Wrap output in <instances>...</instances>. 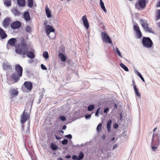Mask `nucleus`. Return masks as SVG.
Listing matches in <instances>:
<instances>
[{
  "instance_id": "nucleus-1",
  "label": "nucleus",
  "mask_w": 160,
  "mask_h": 160,
  "mask_svg": "<svg viewBox=\"0 0 160 160\" xmlns=\"http://www.w3.org/2000/svg\"><path fill=\"white\" fill-rule=\"evenodd\" d=\"M160 144V131L153 133L151 142V149L152 151H157L158 147Z\"/></svg>"
},
{
  "instance_id": "nucleus-2",
  "label": "nucleus",
  "mask_w": 160,
  "mask_h": 160,
  "mask_svg": "<svg viewBox=\"0 0 160 160\" xmlns=\"http://www.w3.org/2000/svg\"><path fill=\"white\" fill-rule=\"evenodd\" d=\"M28 50V46L25 40H22L21 43L16 48L15 52L17 54L22 55L25 58L27 52Z\"/></svg>"
},
{
  "instance_id": "nucleus-3",
  "label": "nucleus",
  "mask_w": 160,
  "mask_h": 160,
  "mask_svg": "<svg viewBox=\"0 0 160 160\" xmlns=\"http://www.w3.org/2000/svg\"><path fill=\"white\" fill-rule=\"evenodd\" d=\"M142 42L143 45L147 48H150L153 45V42L149 37H144L142 39Z\"/></svg>"
},
{
  "instance_id": "nucleus-4",
  "label": "nucleus",
  "mask_w": 160,
  "mask_h": 160,
  "mask_svg": "<svg viewBox=\"0 0 160 160\" xmlns=\"http://www.w3.org/2000/svg\"><path fill=\"white\" fill-rule=\"evenodd\" d=\"M27 108H25L22 115H21V122L22 124L24 123L30 117V113L27 111Z\"/></svg>"
},
{
  "instance_id": "nucleus-5",
  "label": "nucleus",
  "mask_w": 160,
  "mask_h": 160,
  "mask_svg": "<svg viewBox=\"0 0 160 160\" xmlns=\"http://www.w3.org/2000/svg\"><path fill=\"white\" fill-rule=\"evenodd\" d=\"M101 36L103 42L109 44L112 43V40L109 36L107 33L103 32H101Z\"/></svg>"
},
{
  "instance_id": "nucleus-6",
  "label": "nucleus",
  "mask_w": 160,
  "mask_h": 160,
  "mask_svg": "<svg viewBox=\"0 0 160 160\" xmlns=\"http://www.w3.org/2000/svg\"><path fill=\"white\" fill-rule=\"evenodd\" d=\"M26 88L28 90H31L32 88V84L31 81H25L22 87V90L24 92H26Z\"/></svg>"
},
{
  "instance_id": "nucleus-7",
  "label": "nucleus",
  "mask_w": 160,
  "mask_h": 160,
  "mask_svg": "<svg viewBox=\"0 0 160 160\" xmlns=\"http://www.w3.org/2000/svg\"><path fill=\"white\" fill-rule=\"evenodd\" d=\"M9 93L10 94V98H12L18 95V92L17 90V88H11L9 91Z\"/></svg>"
},
{
  "instance_id": "nucleus-8",
  "label": "nucleus",
  "mask_w": 160,
  "mask_h": 160,
  "mask_svg": "<svg viewBox=\"0 0 160 160\" xmlns=\"http://www.w3.org/2000/svg\"><path fill=\"white\" fill-rule=\"evenodd\" d=\"M12 22L11 19L9 17H6L5 18L2 22V25L4 28H7L10 25Z\"/></svg>"
},
{
  "instance_id": "nucleus-9",
  "label": "nucleus",
  "mask_w": 160,
  "mask_h": 160,
  "mask_svg": "<svg viewBox=\"0 0 160 160\" xmlns=\"http://www.w3.org/2000/svg\"><path fill=\"white\" fill-rule=\"evenodd\" d=\"M17 42V40L16 38H12L9 39L7 43V49H9V48L8 45L12 46H15Z\"/></svg>"
},
{
  "instance_id": "nucleus-10",
  "label": "nucleus",
  "mask_w": 160,
  "mask_h": 160,
  "mask_svg": "<svg viewBox=\"0 0 160 160\" xmlns=\"http://www.w3.org/2000/svg\"><path fill=\"white\" fill-rule=\"evenodd\" d=\"M16 72L19 77H21L22 75L23 69L22 67L19 64H16L15 67Z\"/></svg>"
},
{
  "instance_id": "nucleus-11",
  "label": "nucleus",
  "mask_w": 160,
  "mask_h": 160,
  "mask_svg": "<svg viewBox=\"0 0 160 160\" xmlns=\"http://www.w3.org/2000/svg\"><path fill=\"white\" fill-rule=\"evenodd\" d=\"M133 29L134 31L136 32L138 38H141L142 36V35L140 30L137 24L133 26Z\"/></svg>"
},
{
  "instance_id": "nucleus-12",
  "label": "nucleus",
  "mask_w": 160,
  "mask_h": 160,
  "mask_svg": "<svg viewBox=\"0 0 160 160\" xmlns=\"http://www.w3.org/2000/svg\"><path fill=\"white\" fill-rule=\"evenodd\" d=\"M138 5H139L140 7L142 9H144L146 5V0H139L138 1V4L137 3H136L135 4V6L136 8H137V7H138Z\"/></svg>"
},
{
  "instance_id": "nucleus-13",
  "label": "nucleus",
  "mask_w": 160,
  "mask_h": 160,
  "mask_svg": "<svg viewBox=\"0 0 160 160\" xmlns=\"http://www.w3.org/2000/svg\"><path fill=\"white\" fill-rule=\"evenodd\" d=\"M21 26V22L18 21H16L11 23V27L13 29H18Z\"/></svg>"
},
{
  "instance_id": "nucleus-14",
  "label": "nucleus",
  "mask_w": 160,
  "mask_h": 160,
  "mask_svg": "<svg viewBox=\"0 0 160 160\" xmlns=\"http://www.w3.org/2000/svg\"><path fill=\"white\" fill-rule=\"evenodd\" d=\"M82 19L84 26L87 29H88L89 28V25L86 15H85L83 16L82 18Z\"/></svg>"
},
{
  "instance_id": "nucleus-15",
  "label": "nucleus",
  "mask_w": 160,
  "mask_h": 160,
  "mask_svg": "<svg viewBox=\"0 0 160 160\" xmlns=\"http://www.w3.org/2000/svg\"><path fill=\"white\" fill-rule=\"evenodd\" d=\"M140 21L141 26L145 30L148 27V25L147 21H145V19H140Z\"/></svg>"
},
{
  "instance_id": "nucleus-16",
  "label": "nucleus",
  "mask_w": 160,
  "mask_h": 160,
  "mask_svg": "<svg viewBox=\"0 0 160 160\" xmlns=\"http://www.w3.org/2000/svg\"><path fill=\"white\" fill-rule=\"evenodd\" d=\"M55 31L54 29L49 25H47L46 27V31L48 35H49L51 32H53Z\"/></svg>"
},
{
  "instance_id": "nucleus-17",
  "label": "nucleus",
  "mask_w": 160,
  "mask_h": 160,
  "mask_svg": "<svg viewBox=\"0 0 160 160\" xmlns=\"http://www.w3.org/2000/svg\"><path fill=\"white\" fill-rule=\"evenodd\" d=\"M3 68L4 70L11 69L12 66L8 62H6L3 64Z\"/></svg>"
},
{
  "instance_id": "nucleus-18",
  "label": "nucleus",
  "mask_w": 160,
  "mask_h": 160,
  "mask_svg": "<svg viewBox=\"0 0 160 160\" xmlns=\"http://www.w3.org/2000/svg\"><path fill=\"white\" fill-rule=\"evenodd\" d=\"M0 36L2 39H5L7 37V34L1 28H0Z\"/></svg>"
},
{
  "instance_id": "nucleus-19",
  "label": "nucleus",
  "mask_w": 160,
  "mask_h": 160,
  "mask_svg": "<svg viewBox=\"0 0 160 160\" xmlns=\"http://www.w3.org/2000/svg\"><path fill=\"white\" fill-rule=\"evenodd\" d=\"M34 52L33 50H32V51H29L28 50L26 54L27 56L30 58H34L35 57L34 54Z\"/></svg>"
},
{
  "instance_id": "nucleus-20",
  "label": "nucleus",
  "mask_w": 160,
  "mask_h": 160,
  "mask_svg": "<svg viewBox=\"0 0 160 160\" xmlns=\"http://www.w3.org/2000/svg\"><path fill=\"white\" fill-rule=\"evenodd\" d=\"M11 11L15 16H19L21 14V12L17 10V8L15 7L12 8L11 10Z\"/></svg>"
},
{
  "instance_id": "nucleus-21",
  "label": "nucleus",
  "mask_w": 160,
  "mask_h": 160,
  "mask_svg": "<svg viewBox=\"0 0 160 160\" xmlns=\"http://www.w3.org/2000/svg\"><path fill=\"white\" fill-rule=\"evenodd\" d=\"M23 17L26 21H29L30 20L31 18L28 11H27L24 13Z\"/></svg>"
},
{
  "instance_id": "nucleus-22",
  "label": "nucleus",
  "mask_w": 160,
  "mask_h": 160,
  "mask_svg": "<svg viewBox=\"0 0 160 160\" xmlns=\"http://www.w3.org/2000/svg\"><path fill=\"white\" fill-rule=\"evenodd\" d=\"M46 14L48 18H50L51 16V12L50 10L48 7L47 5L45 6V7Z\"/></svg>"
},
{
  "instance_id": "nucleus-23",
  "label": "nucleus",
  "mask_w": 160,
  "mask_h": 160,
  "mask_svg": "<svg viewBox=\"0 0 160 160\" xmlns=\"http://www.w3.org/2000/svg\"><path fill=\"white\" fill-rule=\"evenodd\" d=\"M20 77L17 73H13L12 76V78L15 81V82H16L19 79Z\"/></svg>"
},
{
  "instance_id": "nucleus-24",
  "label": "nucleus",
  "mask_w": 160,
  "mask_h": 160,
  "mask_svg": "<svg viewBox=\"0 0 160 160\" xmlns=\"http://www.w3.org/2000/svg\"><path fill=\"white\" fill-rule=\"evenodd\" d=\"M18 5L20 7H23L25 5V0H17Z\"/></svg>"
},
{
  "instance_id": "nucleus-25",
  "label": "nucleus",
  "mask_w": 160,
  "mask_h": 160,
  "mask_svg": "<svg viewBox=\"0 0 160 160\" xmlns=\"http://www.w3.org/2000/svg\"><path fill=\"white\" fill-rule=\"evenodd\" d=\"M59 57L61 58V59L62 62H64L66 60V57L62 53L60 52L59 53Z\"/></svg>"
},
{
  "instance_id": "nucleus-26",
  "label": "nucleus",
  "mask_w": 160,
  "mask_h": 160,
  "mask_svg": "<svg viewBox=\"0 0 160 160\" xmlns=\"http://www.w3.org/2000/svg\"><path fill=\"white\" fill-rule=\"evenodd\" d=\"M112 122V121L110 120H108L107 122V128L108 132H109L111 131V127Z\"/></svg>"
},
{
  "instance_id": "nucleus-27",
  "label": "nucleus",
  "mask_w": 160,
  "mask_h": 160,
  "mask_svg": "<svg viewBox=\"0 0 160 160\" xmlns=\"http://www.w3.org/2000/svg\"><path fill=\"white\" fill-rule=\"evenodd\" d=\"M3 2L5 5L8 7L11 6V0H3Z\"/></svg>"
},
{
  "instance_id": "nucleus-28",
  "label": "nucleus",
  "mask_w": 160,
  "mask_h": 160,
  "mask_svg": "<svg viewBox=\"0 0 160 160\" xmlns=\"http://www.w3.org/2000/svg\"><path fill=\"white\" fill-rule=\"evenodd\" d=\"M27 3L28 7L32 8L33 5V0H28Z\"/></svg>"
},
{
  "instance_id": "nucleus-29",
  "label": "nucleus",
  "mask_w": 160,
  "mask_h": 160,
  "mask_svg": "<svg viewBox=\"0 0 160 160\" xmlns=\"http://www.w3.org/2000/svg\"><path fill=\"white\" fill-rule=\"evenodd\" d=\"M102 109L100 108H98L95 114V115L96 117L98 116L99 113L102 114Z\"/></svg>"
},
{
  "instance_id": "nucleus-30",
  "label": "nucleus",
  "mask_w": 160,
  "mask_h": 160,
  "mask_svg": "<svg viewBox=\"0 0 160 160\" xmlns=\"http://www.w3.org/2000/svg\"><path fill=\"white\" fill-rule=\"evenodd\" d=\"M114 51L117 53V54L120 57L122 58V56L118 48L117 47L114 48Z\"/></svg>"
},
{
  "instance_id": "nucleus-31",
  "label": "nucleus",
  "mask_w": 160,
  "mask_h": 160,
  "mask_svg": "<svg viewBox=\"0 0 160 160\" xmlns=\"http://www.w3.org/2000/svg\"><path fill=\"white\" fill-rule=\"evenodd\" d=\"M95 108V106L93 104L89 105L87 108V110L88 111H92Z\"/></svg>"
},
{
  "instance_id": "nucleus-32",
  "label": "nucleus",
  "mask_w": 160,
  "mask_h": 160,
  "mask_svg": "<svg viewBox=\"0 0 160 160\" xmlns=\"http://www.w3.org/2000/svg\"><path fill=\"white\" fill-rule=\"evenodd\" d=\"M100 4L101 8L104 12H106V10L104 6V3L102 1V0H100Z\"/></svg>"
},
{
  "instance_id": "nucleus-33",
  "label": "nucleus",
  "mask_w": 160,
  "mask_h": 160,
  "mask_svg": "<svg viewBox=\"0 0 160 160\" xmlns=\"http://www.w3.org/2000/svg\"><path fill=\"white\" fill-rule=\"evenodd\" d=\"M120 66L125 71L128 72L129 71L128 68L124 65L123 63H121L120 64Z\"/></svg>"
},
{
  "instance_id": "nucleus-34",
  "label": "nucleus",
  "mask_w": 160,
  "mask_h": 160,
  "mask_svg": "<svg viewBox=\"0 0 160 160\" xmlns=\"http://www.w3.org/2000/svg\"><path fill=\"white\" fill-rule=\"evenodd\" d=\"M160 19V9H158L157 11V15L156 18V21Z\"/></svg>"
},
{
  "instance_id": "nucleus-35",
  "label": "nucleus",
  "mask_w": 160,
  "mask_h": 160,
  "mask_svg": "<svg viewBox=\"0 0 160 160\" xmlns=\"http://www.w3.org/2000/svg\"><path fill=\"white\" fill-rule=\"evenodd\" d=\"M51 148L53 150H56L58 148L57 145L53 143H52L51 144Z\"/></svg>"
},
{
  "instance_id": "nucleus-36",
  "label": "nucleus",
  "mask_w": 160,
  "mask_h": 160,
  "mask_svg": "<svg viewBox=\"0 0 160 160\" xmlns=\"http://www.w3.org/2000/svg\"><path fill=\"white\" fill-rule=\"evenodd\" d=\"M84 155L82 152H80L79 153V156L78 157V160H81L83 159Z\"/></svg>"
},
{
  "instance_id": "nucleus-37",
  "label": "nucleus",
  "mask_w": 160,
  "mask_h": 160,
  "mask_svg": "<svg viewBox=\"0 0 160 160\" xmlns=\"http://www.w3.org/2000/svg\"><path fill=\"white\" fill-rule=\"evenodd\" d=\"M26 32H31L32 31L31 27L29 25L27 26L25 29Z\"/></svg>"
},
{
  "instance_id": "nucleus-38",
  "label": "nucleus",
  "mask_w": 160,
  "mask_h": 160,
  "mask_svg": "<svg viewBox=\"0 0 160 160\" xmlns=\"http://www.w3.org/2000/svg\"><path fill=\"white\" fill-rule=\"evenodd\" d=\"M42 55L45 59L48 58H49L48 53V52L47 51L44 52L43 53Z\"/></svg>"
},
{
  "instance_id": "nucleus-39",
  "label": "nucleus",
  "mask_w": 160,
  "mask_h": 160,
  "mask_svg": "<svg viewBox=\"0 0 160 160\" xmlns=\"http://www.w3.org/2000/svg\"><path fill=\"white\" fill-rule=\"evenodd\" d=\"M145 31L146 32H148L152 33H154L152 28H148V27Z\"/></svg>"
},
{
  "instance_id": "nucleus-40",
  "label": "nucleus",
  "mask_w": 160,
  "mask_h": 160,
  "mask_svg": "<svg viewBox=\"0 0 160 160\" xmlns=\"http://www.w3.org/2000/svg\"><path fill=\"white\" fill-rule=\"evenodd\" d=\"M102 125V123H100L98 125L97 128V130L98 132H99L100 131L101 129Z\"/></svg>"
},
{
  "instance_id": "nucleus-41",
  "label": "nucleus",
  "mask_w": 160,
  "mask_h": 160,
  "mask_svg": "<svg viewBox=\"0 0 160 160\" xmlns=\"http://www.w3.org/2000/svg\"><path fill=\"white\" fill-rule=\"evenodd\" d=\"M68 141L67 139H64L62 142V144L63 145H66L68 143Z\"/></svg>"
},
{
  "instance_id": "nucleus-42",
  "label": "nucleus",
  "mask_w": 160,
  "mask_h": 160,
  "mask_svg": "<svg viewBox=\"0 0 160 160\" xmlns=\"http://www.w3.org/2000/svg\"><path fill=\"white\" fill-rule=\"evenodd\" d=\"M138 76L139 77V78L141 79L142 80V81H143V82H145V80L143 78L142 76V75H141L140 73H138Z\"/></svg>"
},
{
  "instance_id": "nucleus-43",
  "label": "nucleus",
  "mask_w": 160,
  "mask_h": 160,
  "mask_svg": "<svg viewBox=\"0 0 160 160\" xmlns=\"http://www.w3.org/2000/svg\"><path fill=\"white\" fill-rule=\"evenodd\" d=\"M59 119L62 121H65L66 119V118L65 116H61L59 117Z\"/></svg>"
},
{
  "instance_id": "nucleus-44",
  "label": "nucleus",
  "mask_w": 160,
  "mask_h": 160,
  "mask_svg": "<svg viewBox=\"0 0 160 160\" xmlns=\"http://www.w3.org/2000/svg\"><path fill=\"white\" fill-rule=\"evenodd\" d=\"M41 68L43 70H47V67L43 64H42L41 65Z\"/></svg>"
},
{
  "instance_id": "nucleus-45",
  "label": "nucleus",
  "mask_w": 160,
  "mask_h": 160,
  "mask_svg": "<svg viewBox=\"0 0 160 160\" xmlns=\"http://www.w3.org/2000/svg\"><path fill=\"white\" fill-rule=\"evenodd\" d=\"M40 96L39 98V100H40V101H41V100L42 99V98H43V92H40Z\"/></svg>"
},
{
  "instance_id": "nucleus-46",
  "label": "nucleus",
  "mask_w": 160,
  "mask_h": 160,
  "mask_svg": "<svg viewBox=\"0 0 160 160\" xmlns=\"http://www.w3.org/2000/svg\"><path fill=\"white\" fill-rule=\"evenodd\" d=\"M65 137H66V138L69 139H71L72 138V135L70 134H69L67 135H66L65 136Z\"/></svg>"
},
{
  "instance_id": "nucleus-47",
  "label": "nucleus",
  "mask_w": 160,
  "mask_h": 160,
  "mask_svg": "<svg viewBox=\"0 0 160 160\" xmlns=\"http://www.w3.org/2000/svg\"><path fill=\"white\" fill-rule=\"evenodd\" d=\"M91 114H87L85 116V118L86 119H88L91 117Z\"/></svg>"
},
{
  "instance_id": "nucleus-48",
  "label": "nucleus",
  "mask_w": 160,
  "mask_h": 160,
  "mask_svg": "<svg viewBox=\"0 0 160 160\" xmlns=\"http://www.w3.org/2000/svg\"><path fill=\"white\" fill-rule=\"evenodd\" d=\"M72 159H73V160H78V157L75 155H74L72 156Z\"/></svg>"
},
{
  "instance_id": "nucleus-49",
  "label": "nucleus",
  "mask_w": 160,
  "mask_h": 160,
  "mask_svg": "<svg viewBox=\"0 0 160 160\" xmlns=\"http://www.w3.org/2000/svg\"><path fill=\"white\" fill-rule=\"evenodd\" d=\"M135 94L139 98H140L141 95H140V93L138 92V91L135 92Z\"/></svg>"
},
{
  "instance_id": "nucleus-50",
  "label": "nucleus",
  "mask_w": 160,
  "mask_h": 160,
  "mask_svg": "<svg viewBox=\"0 0 160 160\" xmlns=\"http://www.w3.org/2000/svg\"><path fill=\"white\" fill-rule=\"evenodd\" d=\"M133 89H134V92H135V93L136 92H137L138 91V90L136 86L134 85V86H133Z\"/></svg>"
},
{
  "instance_id": "nucleus-51",
  "label": "nucleus",
  "mask_w": 160,
  "mask_h": 160,
  "mask_svg": "<svg viewBox=\"0 0 160 160\" xmlns=\"http://www.w3.org/2000/svg\"><path fill=\"white\" fill-rule=\"evenodd\" d=\"M109 111V109L108 108H106L104 110V112L105 113H107Z\"/></svg>"
},
{
  "instance_id": "nucleus-52",
  "label": "nucleus",
  "mask_w": 160,
  "mask_h": 160,
  "mask_svg": "<svg viewBox=\"0 0 160 160\" xmlns=\"http://www.w3.org/2000/svg\"><path fill=\"white\" fill-rule=\"evenodd\" d=\"M118 124L117 123H115L114 124L113 127L115 129H117L118 127Z\"/></svg>"
},
{
  "instance_id": "nucleus-53",
  "label": "nucleus",
  "mask_w": 160,
  "mask_h": 160,
  "mask_svg": "<svg viewBox=\"0 0 160 160\" xmlns=\"http://www.w3.org/2000/svg\"><path fill=\"white\" fill-rule=\"evenodd\" d=\"M55 136L57 140H60L61 138L60 137H58V136H57L56 135H55Z\"/></svg>"
},
{
  "instance_id": "nucleus-54",
  "label": "nucleus",
  "mask_w": 160,
  "mask_h": 160,
  "mask_svg": "<svg viewBox=\"0 0 160 160\" xmlns=\"http://www.w3.org/2000/svg\"><path fill=\"white\" fill-rule=\"evenodd\" d=\"M102 137L103 140H105L106 137V136L105 134H103L102 135Z\"/></svg>"
},
{
  "instance_id": "nucleus-55",
  "label": "nucleus",
  "mask_w": 160,
  "mask_h": 160,
  "mask_svg": "<svg viewBox=\"0 0 160 160\" xmlns=\"http://www.w3.org/2000/svg\"><path fill=\"white\" fill-rule=\"evenodd\" d=\"M120 120H122V112H120Z\"/></svg>"
},
{
  "instance_id": "nucleus-56",
  "label": "nucleus",
  "mask_w": 160,
  "mask_h": 160,
  "mask_svg": "<svg viewBox=\"0 0 160 160\" xmlns=\"http://www.w3.org/2000/svg\"><path fill=\"white\" fill-rule=\"evenodd\" d=\"M65 158H71V156L70 155H68L66 156Z\"/></svg>"
},
{
  "instance_id": "nucleus-57",
  "label": "nucleus",
  "mask_w": 160,
  "mask_h": 160,
  "mask_svg": "<svg viewBox=\"0 0 160 160\" xmlns=\"http://www.w3.org/2000/svg\"><path fill=\"white\" fill-rule=\"evenodd\" d=\"M66 128L67 127L66 125H64L62 127V129L65 130L66 129Z\"/></svg>"
},
{
  "instance_id": "nucleus-58",
  "label": "nucleus",
  "mask_w": 160,
  "mask_h": 160,
  "mask_svg": "<svg viewBox=\"0 0 160 160\" xmlns=\"http://www.w3.org/2000/svg\"><path fill=\"white\" fill-rule=\"evenodd\" d=\"M114 107L115 109H117V105L116 103L114 104Z\"/></svg>"
},
{
  "instance_id": "nucleus-59",
  "label": "nucleus",
  "mask_w": 160,
  "mask_h": 160,
  "mask_svg": "<svg viewBox=\"0 0 160 160\" xmlns=\"http://www.w3.org/2000/svg\"><path fill=\"white\" fill-rule=\"evenodd\" d=\"M132 83H133V86H136V85H135V82L134 81V80H133L132 81Z\"/></svg>"
},
{
  "instance_id": "nucleus-60",
  "label": "nucleus",
  "mask_w": 160,
  "mask_h": 160,
  "mask_svg": "<svg viewBox=\"0 0 160 160\" xmlns=\"http://www.w3.org/2000/svg\"><path fill=\"white\" fill-rule=\"evenodd\" d=\"M135 73L137 74V75H138V73H139L137 70H136L135 71Z\"/></svg>"
},
{
  "instance_id": "nucleus-61",
  "label": "nucleus",
  "mask_w": 160,
  "mask_h": 160,
  "mask_svg": "<svg viewBox=\"0 0 160 160\" xmlns=\"http://www.w3.org/2000/svg\"><path fill=\"white\" fill-rule=\"evenodd\" d=\"M59 132L62 133H64V131L62 130H61Z\"/></svg>"
},
{
  "instance_id": "nucleus-62",
  "label": "nucleus",
  "mask_w": 160,
  "mask_h": 160,
  "mask_svg": "<svg viewBox=\"0 0 160 160\" xmlns=\"http://www.w3.org/2000/svg\"><path fill=\"white\" fill-rule=\"evenodd\" d=\"M156 129H157V128H155L153 129V131L154 132H154H154V131H155Z\"/></svg>"
},
{
  "instance_id": "nucleus-63",
  "label": "nucleus",
  "mask_w": 160,
  "mask_h": 160,
  "mask_svg": "<svg viewBox=\"0 0 160 160\" xmlns=\"http://www.w3.org/2000/svg\"><path fill=\"white\" fill-rule=\"evenodd\" d=\"M115 139V138L114 137H113L112 138V139H111V141H113Z\"/></svg>"
},
{
  "instance_id": "nucleus-64",
  "label": "nucleus",
  "mask_w": 160,
  "mask_h": 160,
  "mask_svg": "<svg viewBox=\"0 0 160 160\" xmlns=\"http://www.w3.org/2000/svg\"><path fill=\"white\" fill-rule=\"evenodd\" d=\"M58 160H63L62 158H59L58 159Z\"/></svg>"
}]
</instances>
